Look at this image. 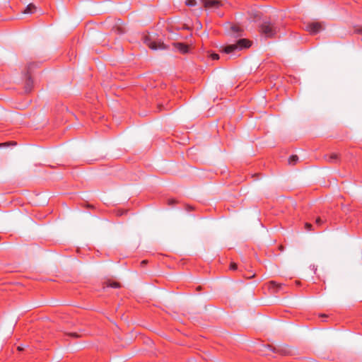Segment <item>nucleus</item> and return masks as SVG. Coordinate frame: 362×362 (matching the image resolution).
I'll list each match as a JSON object with an SVG mask.
<instances>
[{
  "mask_svg": "<svg viewBox=\"0 0 362 362\" xmlns=\"http://www.w3.org/2000/svg\"><path fill=\"white\" fill-rule=\"evenodd\" d=\"M250 42L246 39H240L236 43L232 45H228L222 48V52L226 54H235L237 51H240L243 48H247L250 47Z\"/></svg>",
  "mask_w": 362,
  "mask_h": 362,
  "instance_id": "nucleus-1",
  "label": "nucleus"
},
{
  "mask_svg": "<svg viewBox=\"0 0 362 362\" xmlns=\"http://www.w3.org/2000/svg\"><path fill=\"white\" fill-rule=\"evenodd\" d=\"M105 23L111 31L115 33L122 35L125 33V27L119 18H109L105 21Z\"/></svg>",
  "mask_w": 362,
  "mask_h": 362,
  "instance_id": "nucleus-2",
  "label": "nucleus"
},
{
  "mask_svg": "<svg viewBox=\"0 0 362 362\" xmlns=\"http://www.w3.org/2000/svg\"><path fill=\"white\" fill-rule=\"evenodd\" d=\"M279 30L276 24L270 21L264 22L260 27V32L267 37H274Z\"/></svg>",
  "mask_w": 362,
  "mask_h": 362,
  "instance_id": "nucleus-3",
  "label": "nucleus"
},
{
  "mask_svg": "<svg viewBox=\"0 0 362 362\" xmlns=\"http://www.w3.org/2000/svg\"><path fill=\"white\" fill-rule=\"evenodd\" d=\"M204 7L208 9H218L224 6L227 3L226 0H202Z\"/></svg>",
  "mask_w": 362,
  "mask_h": 362,
  "instance_id": "nucleus-4",
  "label": "nucleus"
},
{
  "mask_svg": "<svg viewBox=\"0 0 362 362\" xmlns=\"http://www.w3.org/2000/svg\"><path fill=\"white\" fill-rule=\"evenodd\" d=\"M267 348L272 351L273 353L281 356H287L291 354V349L286 345L273 346L272 345L268 344Z\"/></svg>",
  "mask_w": 362,
  "mask_h": 362,
  "instance_id": "nucleus-5",
  "label": "nucleus"
},
{
  "mask_svg": "<svg viewBox=\"0 0 362 362\" xmlns=\"http://www.w3.org/2000/svg\"><path fill=\"white\" fill-rule=\"evenodd\" d=\"M324 29V26L319 22L308 23L305 25V30L312 35H315Z\"/></svg>",
  "mask_w": 362,
  "mask_h": 362,
  "instance_id": "nucleus-6",
  "label": "nucleus"
},
{
  "mask_svg": "<svg viewBox=\"0 0 362 362\" xmlns=\"http://www.w3.org/2000/svg\"><path fill=\"white\" fill-rule=\"evenodd\" d=\"M144 42L150 49L153 50L165 49V46L163 42L154 41L150 37H146Z\"/></svg>",
  "mask_w": 362,
  "mask_h": 362,
  "instance_id": "nucleus-7",
  "label": "nucleus"
},
{
  "mask_svg": "<svg viewBox=\"0 0 362 362\" xmlns=\"http://www.w3.org/2000/svg\"><path fill=\"white\" fill-rule=\"evenodd\" d=\"M283 286H284V284H278L277 282L274 281H271L269 282L268 288L272 293H277L280 290L282 289Z\"/></svg>",
  "mask_w": 362,
  "mask_h": 362,
  "instance_id": "nucleus-8",
  "label": "nucleus"
},
{
  "mask_svg": "<svg viewBox=\"0 0 362 362\" xmlns=\"http://www.w3.org/2000/svg\"><path fill=\"white\" fill-rule=\"evenodd\" d=\"M173 45H174L175 49H176L177 51H179L182 54L187 53L189 51L188 46L183 43L177 42V43H174Z\"/></svg>",
  "mask_w": 362,
  "mask_h": 362,
  "instance_id": "nucleus-9",
  "label": "nucleus"
},
{
  "mask_svg": "<svg viewBox=\"0 0 362 362\" xmlns=\"http://www.w3.org/2000/svg\"><path fill=\"white\" fill-rule=\"evenodd\" d=\"M36 10H37L36 6L33 4H30L25 8L24 13H27V14L30 13L31 14V13H35Z\"/></svg>",
  "mask_w": 362,
  "mask_h": 362,
  "instance_id": "nucleus-10",
  "label": "nucleus"
},
{
  "mask_svg": "<svg viewBox=\"0 0 362 362\" xmlns=\"http://www.w3.org/2000/svg\"><path fill=\"white\" fill-rule=\"evenodd\" d=\"M346 156V154L341 153L339 152H333L329 156V158L334 159V158H339L341 157Z\"/></svg>",
  "mask_w": 362,
  "mask_h": 362,
  "instance_id": "nucleus-11",
  "label": "nucleus"
},
{
  "mask_svg": "<svg viewBox=\"0 0 362 362\" xmlns=\"http://www.w3.org/2000/svg\"><path fill=\"white\" fill-rule=\"evenodd\" d=\"M32 84H33V81H32L31 78L29 77L26 81L25 92L28 93L31 90Z\"/></svg>",
  "mask_w": 362,
  "mask_h": 362,
  "instance_id": "nucleus-12",
  "label": "nucleus"
},
{
  "mask_svg": "<svg viewBox=\"0 0 362 362\" xmlns=\"http://www.w3.org/2000/svg\"><path fill=\"white\" fill-rule=\"evenodd\" d=\"M197 2L195 0H186L185 4L187 6H194L196 5Z\"/></svg>",
  "mask_w": 362,
  "mask_h": 362,
  "instance_id": "nucleus-13",
  "label": "nucleus"
},
{
  "mask_svg": "<svg viewBox=\"0 0 362 362\" xmlns=\"http://www.w3.org/2000/svg\"><path fill=\"white\" fill-rule=\"evenodd\" d=\"M35 150L38 152L37 156H45L44 152L45 151L44 149L37 147L35 148Z\"/></svg>",
  "mask_w": 362,
  "mask_h": 362,
  "instance_id": "nucleus-14",
  "label": "nucleus"
},
{
  "mask_svg": "<svg viewBox=\"0 0 362 362\" xmlns=\"http://www.w3.org/2000/svg\"><path fill=\"white\" fill-rule=\"evenodd\" d=\"M66 335L70 336L71 337L78 338L80 337L81 335H79L77 332H69L66 333Z\"/></svg>",
  "mask_w": 362,
  "mask_h": 362,
  "instance_id": "nucleus-15",
  "label": "nucleus"
},
{
  "mask_svg": "<svg viewBox=\"0 0 362 362\" xmlns=\"http://www.w3.org/2000/svg\"><path fill=\"white\" fill-rule=\"evenodd\" d=\"M305 228L308 231L313 230V225L310 223H305Z\"/></svg>",
  "mask_w": 362,
  "mask_h": 362,
  "instance_id": "nucleus-16",
  "label": "nucleus"
},
{
  "mask_svg": "<svg viewBox=\"0 0 362 362\" xmlns=\"http://www.w3.org/2000/svg\"><path fill=\"white\" fill-rule=\"evenodd\" d=\"M110 286L112 288H117L120 287V284L118 282H112L110 284Z\"/></svg>",
  "mask_w": 362,
  "mask_h": 362,
  "instance_id": "nucleus-17",
  "label": "nucleus"
},
{
  "mask_svg": "<svg viewBox=\"0 0 362 362\" xmlns=\"http://www.w3.org/2000/svg\"><path fill=\"white\" fill-rule=\"evenodd\" d=\"M125 213H127V211H124L122 209H118V210L116 211V214L118 216H121L123 214H124Z\"/></svg>",
  "mask_w": 362,
  "mask_h": 362,
  "instance_id": "nucleus-18",
  "label": "nucleus"
},
{
  "mask_svg": "<svg viewBox=\"0 0 362 362\" xmlns=\"http://www.w3.org/2000/svg\"><path fill=\"white\" fill-rule=\"evenodd\" d=\"M210 57L212 60H218L219 59V55L216 53L211 54Z\"/></svg>",
  "mask_w": 362,
  "mask_h": 362,
  "instance_id": "nucleus-19",
  "label": "nucleus"
},
{
  "mask_svg": "<svg viewBox=\"0 0 362 362\" xmlns=\"http://www.w3.org/2000/svg\"><path fill=\"white\" fill-rule=\"evenodd\" d=\"M322 223H323V221H322V220L320 217H318V218H316V220H315V224H316L317 226H321V225L322 224Z\"/></svg>",
  "mask_w": 362,
  "mask_h": 362,
  "instance_id": "nucleus-20",
  "label": "nucleus"
},
{
  "mask_svg": "<svg viewBox=\"0 0 362 362\" xmlns=\"http://www.w3.org/2000/svg\"><path fill=\"white\" fill-rule=\"evenodd\" d=\"M238 268V266L235 263L231 262L230 264V269L231 270H236Z\"/></svg>",
  "mask_w": 362,
  "mask_h": 362,
  "instance_id": "nucleus-21",
  "label": "nucleus"
},
{
  "mask_svg": "<svg viewBox=\"0 0 362 362\" xmlns=\"http://www.w3.org/2000/svg\"><path fill=\"white\" fill-rule=\"evenodd\" d=\"M298 160H288V163L290 165H295Z\"/></svg>",
  "mask_w": 362,
  "mask_h": 362,
  "instance_id": "nucleus-22",
  "label": "nucleus"
},
{
  "mask_svg": "<svg viewBox=\"0 0 362 362\" xmlns=\"http://www.w3.org/2000/svg\"><path fill=\"white\" fill-rule=\"evenodd\" d=\"M177 203V201L174 199H168V204L171 206L174 204Z\"/></svg>",
  "mask_w": 362,
  "mask_h": 362,
  "instance_id": "nucleus-23",
  "label": "nucleus"
},
{
  "mask_svg": "<svg viewBox=\"0 0 362 362\" xmlns=\"http://www.w3.org/2000/svg\"><path fill=\"white\" fill-rule=\"evenodd\" d=\"M286 158H298V156L296 154H288V156H286Z\"/></svg>",
  "mask_w": 362,
  "mask_h": 362,
  "instance_id": "nucleus-24",
  "label": "nucleus"
},
{
  "mask_svg": "<svg viewBox=\"0 0 362 362\" xmlns=\"http://www.w3.org/2000/svg\"><path fill=\"white\" fill-rule=\"evenodd\" d=\"M9 145L8 143H1L0 144V149L4 148V147H6Z\"/></svg>",
  "mask_w": 362,
  "mask_h": 362,
  "instance_id": "nucleus-25",
  "label": "nucleus"
},
{
  "mask_svg": "<svg viewBox=\"0 0 362 362\" xmlns=\"http://www.w3.org/2000/svg\"><path fill=\"white\" fill-rule=\"evenodd\" d=\"M193 209H194V208H193L192 206H189V205H187V206H186V209H187V211H192V210H193Z\"/></svg>",
  "mask_w": 362,
  "mask_h": 362,
  "instance_id": "nucleus-26",
  "label": "nucleus"
},
{
  "mask_svg": "<svg viewBox=\"0 0 362 362\" xmlns=\"http://www.w3.org/2000/svg\"><path fill=\"white\" fill-rule=\"evenodd\" d=\"M232 30L234 31V32H238V28L235 26H233L232 28Z\"/></svg>",
  "mask_w": 362,
  "mask_h": 362,
  "instance_id": "nucleus-27",
  "label": "nucleus"
},
{
  "mask_svg": "<svg viewBox=\"0 0 362 362\" xmlns=\"http://www.w3.org/2000/svg\"><path fill=\"white\" fill-rule=\"evenodd\" d=\"M147 264V260H143V261L141 262V264L142 266H144V265H145V264Z\"/></svg>",
  "mask_w": 362,
  "mask_h": 362,
  "instance_id": "nucleus-28",
  "label": "nucleus"
},
{
  "mask_svg": "<svg viewBox=\"0 0 362 362\" xmlns=\"http://www.w3.org/2000/svg\"><path fill=\"white\" fill-rule=\"evenodd\" d=\"M23 349L22 347H21V346H18V351H22Z\"/></svg>",
  "mask_w": 362,
  "mask_h": 362,
  "instance_id": "nucleus-29",
  "label": "nucleus"
},
{
  "mask_svg": "<svg viewBox=\"0 0 362 362\" xmlns=\"http://www.w3.org/2000/svg\"><path fill=\"white\" fill-rule=\"evenodd\" d=\"M320 317H327V316L326 315L323 314V315H321Z\"/></svg>",
  "mask_w": 362,
  "mask_h": 362,
  "instance_id": "nucleus-30",
  "label": "nucleus"
},
{
  "mask_svg": "<svg viewBox=\"0 0 362 362\" xmlns=\"http://www.w3.org/2000/svg\"><path fill=\"white\" fill-rule=\"evenodd\" d=\"M162 106H163V105H158L159 110H162V108H161V107H162Z\"/></svg>",
  "mask_w": 362,
  "mask_h": 362,
  "instance_id": "nucleus-31",
  "label": "nucleus"
}]
</instances>
